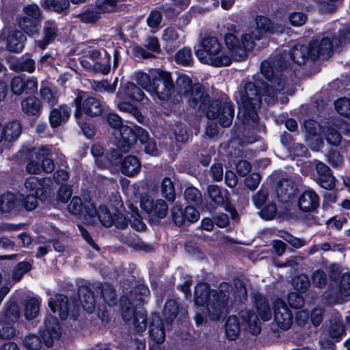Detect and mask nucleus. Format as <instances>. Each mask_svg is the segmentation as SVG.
Masks as SVG:
<instances>
[{"label":"nucleus","instance_id":"nucleus-1","mask_svg":"<svg viewBox=\"0 0 350 350\" xmlns=\"http://www.w3.org/2000/svg\"><path fill=\"white\" fill-rule=\"evenodd\" d=\"M350 42V28L343 27L339 30L338 38L334 37L333 33L325 32L321 39H312L308 46L297 44L289 52L276 55L274 57L262 62L261 74L267 81L263 84V92H260L258 87L252 82L247 83L244 91L241 94L238 118L244 124H256L258 119L256 110L261 103V96L268 103L280 101L287 102L285 93L289 94L285 88L282 75L280 74L282 68H285L290 62L302 64L309 57H317L319 55H329L332 48L345 44Z\"/></svg>","mask_w":350,"mask_h":350},{"label":"nucleus","instance_id":"nucleus-2","mask_svg":"<svg viewBox=\"0 0 350 350\" xmlns=\"http://www.w3.org/2000/svg\"><path fill=\"white\" fill-rule=\"evenodd\" d=\"M170 96L165 100L177 103L183 98L194 108L206 111L208 119H218L223 127L229 126L233 119L234 111L230 104L221 103L218 100H212L208 95H204L202 85L199 83L193 85L191 78L186 75H180L173 84Z\"/></svg>","mask_w":350,"mask_h":350},{"label":"nucleus","instance_id":"nucleus-3","mask_svg":"<svg viewBox=\"0 0 350 350\" xmlns=\"http://www.w3.org/2000/svg\"><path fill=\"white\" fill-rule=\"evenodd\" d=\"M229 29L232 32L225 35V44L231 52L234 60L241 61L245 58L247 52L254 49L255 41L262 38L265 33H282L284 27L281 24H272L269 18L265 16H258L256 20L255 29H249L241 36V40L237 36L236 27L231 25Z\"/></svg>","mask_w":350,"mask_h":350},{"label":"nucleus","instance_id":"nucleus-4","mask_svg":"<svg viewBox=\"0 0 350 350\" xmlns=\"http://www.w3.org/2000/svg\"><path fill=\"white\" fill-rule=\"evenodd\" d=\"M227 295L221 291H211L206 283H198L194 293V301L198 307L195 316L197 325L201 324L206 316L217 320L228 312Z\"/></svg>","mask_w":350,"mask_h":350},{"label":"nucleus","instance_id":"nucleus-5","mask_svg":"<svg viewBox=\"0 0 350 350\" xmlns=\"http://www.w3.org/2000/svg\"><path fill=\"white\" fill-rule=\"evenodd\" d=\"M149 295L148 287L141 284L130 293L128 297H122L120 300L124 320L132 321L137 332H142L146 328V314L142 308L137 309L136 307L146 302Z\"/></svg>","mask_w":350,"mask_h":350},{"label":"nucleus","instance_id":"nucleus-6","mask_svg":"<svg viewBox=\"0 0 350 350\" xmlns=\"http://www.w3.org/2000/svg\"><path fill=\"white\" fill-rule=\"evenodd\" d=\"M150 74L139 72L135 75L137 83L145 90L154 93L160 100L167 99L173 86L171 73L167 71L153 69Z\"/></svg>","mask_w":350,"mask_h":350},{"label":"nucleus","instance_id":"nucleus-7","mask_svg":"<svg viewBox=\"0 0 350 350\" xmlns=\"http://www.w3.org/2000/svg\"><path fill=\"white\" fill-rule=\"evenodd\" d=\"M68 211L74 215L83 216V219L88 224L94 225L98 221L104 226H109L113 222L109 210L103 206L98 208L90 201L83 202L79 197H73L68 205Z\"/></svg>","mask_w":350,"mask_h":350},{"label":"nucleus","instance_id":"nucleus-8","mask_svg":"<svg viewBox=\"0 0 350 350\" xmlns=\"http://www.w3.org/2000/svg\"><path fill=\"white\" fill-rule=\"evenodd\" d=\"M196 55L200 62L215 66H228L232 58L224 54L221 44L214 37L204 39L196 51Z\"/></svg>","mask_w":350,"mask_h":350},{"label":"nucleus","instance_id":"nucleus-9","mask_svg":"<svg viewBox=\"0 0 350 350\" xmlns=\"http://www.w3.org/2000/svg\"><path fill=\"white\" fill-rule=\"evenodd\" d=\"M108 124L113 128V135L118 148L122 152H128L137 141V135L128 126L122 124L121 118L115 113L107 116Z\"/></svg>","mask_w":350,"mask_h":350},{"label":"nucleus","instance_id":"nucleus-10","mask_svg":"<svg viewBox=\"0 0 350 350\" xmlns=\"http://www.w3.org/2000/svg\"><path fill=\"white\" fill-rule=\"evenodd\" d=\"M50 150L46 146H40L30 150V161L27 165V171L30 174H39L42 171L50 173L55 168L53 161L48 158Z\"/></svg>","mask_w":350,"mask_h":350},{"label":"nucleus","instance_id":"nucleus-11","mask_svg":"<svg viewBox=\"0 0 350 350\" xmlns=\"http://www.w3.org/2000/svg\"><path fill=\"white\" fill-rule=\"evenodd\" d=\"M144 92L133 83L127 82L121 86L116 94L115 103L122 111H131L133 106L129 100L140 101L144 98Z\"/></svg>","mask_w":350,"mask_h":350},{"label":"nucleus","instance_id":"nucleus-12","mask_svg":"<svg viewBox=\"0 0 350 350\" xmlns=\"http://www.w3.org/2000/svg\"><path fill=\"white\" fill-rule=\"evenodd\" d=\"M20 312L18 306L11 304L5 312L0 315V338L10 339L16 335L15 323L19 317Z\"/></svg>","mask_w":350,"mask_h":350},{"label":"nucleus","instance_id":"nucleus-13","mask_svg":"<svg viewBox=\"0 0 350 350\" xmlns=\"http://www.w3.org/2000/svg\"><path fill=\"white\" fill-rule=\"evenodd\" d=\"M85 97V93L81 92L75 98L76 111L75 116L80 120L81 113H84L90 116H98L101 113L103 107L100 101L92 96Z\"/></svg>","mask_w":350,"mask_h":350},{"label":"nucleus","instance_id":"nucleus-14","mask_svg":"<svg viewBox=\"0 0 350 350\" xmlns=\"http://www.w3.org/2000/svg\"><path fill=\"white\" fill-rule=\"evenodd\" d=\"M140 206L150 217L164 218L168 211L167 204L163 200H154L149 196L142 198Z\"/></svg>","mask_w":350,"mask_h":350},{"label":"nucleus","instance_id":"nucleus-15","mask_svg":"<svg viewBox=\"0 0 350 350\" xmlns=\"http://www.w3.org/2000/svg\"><path fill=\"white\" fill-rule=\"evenodd\" d=\"M274 321L279 328L286 330L291 327L293 315L285 302L277 298L273 304Z\"/></svg>","mask_w":350,"mask_h":350},{"label":"nucleus","instance_id":"nucleus-16","mask_svg":"<svg viewBox=\"0 0 350 350\" xmlns=\"http://www.w3.org/2000/svg\"><path fill=\"white\" fill-rule=\"evenodd\" d=\"M40 334L48 347L52 346L54 340L60 337L62 330L55 317L48 315L46 317L44 327L40 330Z\"/></svg>","mask_w":350,"mask_h":350},{"label":"nucleus","instance_id":"nucleus-17","mask_svg":"<svg viewBox=\"0 0 350 350\" xmlns=\"http://www.w3.org/2000/svg\"><path fill=\"white\" fill-rule=\"evenodd\" d=\"M337 129L350 136V124L339 119L335 120L323 130L327 142L333 146H338L341 142V135Z\"/></svg>","mask_w":350,"mask_h":350},{"label":"nucleus","instance_id":"nucleus-18","mask_svg":"<svg viewBox=\"0 0 350 350\" xmlns=\"http://www.w3.org/2000/svg\"><path fill=\"white\" fill-rule=\"evenodd\" d=\"M172 214L175 224L178 226H181L185 221L190 223L196 222L200 218L199 212L191 206H188L183 210L176 204L172 208Z\"/></svg>","mask_w":350,"mask_h":350},{"label":"nucleus","instance_id":"nucleus-19","mask_svg":"<svg viewBox=\"0 0 350 350\" xmlns=\"http://www.w3.org/2000/svg\"><path fill=\"white\" fill-rule=\"evenodd\" d=\"M48 306L53 314L58 313L60 319H65L68 317L70 306L66 296L59 294L51 295L48 300Z\"/></svg>","mask_w":350,"mask_h":350},{"label":"nucleus","instance_id":"nucleus-20","mask_svg":"<svg viewBox=\"0 0 350 350\" xmlns=\"http://www.w3.org/2000/svg\"><path fill=\"white\" fill-rule=\"evenodd\" d=\"M21 133V124L17 120L8 122L3 126L0 124V143L6 144L16 140Z\"/></svg>","mask_w":350,"mask_h":350},{"label":"nucleus","instance_id":"nucleus-21","mask_svg":"<svg viewBox=\"0 0 350 350\" xmlns=\"http://www.w3.org/2000/svg\"><path fill=\"white\" fill-rule=\"evenodd\" d=\"M319 203L318 195L311 189L304 191L299 198L298 206L301 211L310 212L314 211Z\"/></svg>","mask_w":350,"mask_h":350},{"label":"nucleus","instance_id":"nucleus-22","mask_svg":"<svg viewBox=\"0 0 350 350\" xmlns=\"http://www.w3.org/2000/svg\"><path fill=\"white\" fill-rule=\"evenodd\" d=\"M51 184V180L49 178L39 179L35 176H31L25 182V188L27 191L32 192L31 194L36 196H43L45 190Z\"/></svg>","mask_w":350,"mask_h":350},{"label":"nucleus","instance_id":"nucleus-23","mask_svg":"<svg viewBox=\"0 0 350 350\" xmlns=\"http://www.w3.org/2000/svg\"><path fill=\"white\" fill-rule=\"evenodd\" d=\"M297 190V185L292 180L284 179L278 183L275 192L280 201L287 202L295 195Z\"/></svg>","mask_w":350,"mask_h":350},{"label":"nucleus","instance_id":"nucleus-24","mask_svg":"<svg viewBox=\"0 0 350 350\" xmlns=\"http://www.w3.org/2000/svg\"><path fill=\"white\" fill-rule=\"evenodd\" d=\"M150 336L151 338L158 345L163 342L165 338L163 323L159 314H154L152 316V321L150 325Z\"/></svg>","mask_w":350,"mask_h":350},{"label":"nucleus","instance_id":"nucleus-25","mask_svg":"<svg viewBox=\"0 0 350 350\" xmlns=\"http://www.w3.org/2000/svg\"><path fill=\"white\" fill-rule=\"evenodd\" d=\"M350 298V273L342 274L340 285L334 293L332 300L334 301H347Z\"/></svg>","mask_w":350,"mask_h":350},{"label":"nucleus","instance_id":"nucleus-26","mask_svg":"<svg viewBox=\"0 0 350 350\" xmlns=\"http://www.w3.org/2000/svg\"><path fill=\"white\" fill-rule=\"evenodd\" d=\"M70 109L65 105L52 109L49 116L51 127L56 128L62 122H66L70 117Z\"/></svg>","mask_w":350,"mask_h":350},{"label":"nucleus","instance_id":"nucleus-27","mask_svg":"<svg viewBox=\"0 0 350 350\" xmlns=\"http://www.w3.org/2000/svg\"><path fill=\"white\" fill-rule=\"evenodd\" d=\"M25 36L20 31H12L7 37L6 48L11 52H20L24 46Z\"/></svg>","mask_w":350,"mask_h":350},{"label":"nucleus","instance_id":"nucleus-28","mask_svg":"<svg viewBox=\"0 0 350 350\" xmlns=\"http://www.w3.org/2000/svg\"><path fill=\"white\" fill-rule=\"evenodd\" d=\"M141 170V163L135 156H127L122 161L121 171L122 174L128 176H133L139 173Z\"/></svg>","mask_w":350,"mask_h":350},{"label":"nucleus","instance_id":"nucleus-29","mask_svg":"<svg viewBox=\"0 0 350 350\" xmlns=\"http://www.w3.org/2000/svg\"><path fill=\"white\" fill-rule=\"evenodd\" d=\"M94 5L100 14L120 11L124 3L122 0H96Z\"/></svg>","mask_w":350,"mask_h":350},{"label":"nucleus","instance_id":"nucleus-30","mask_svg":"<svg viewBox=\"0 0 350 350\" xmlns=\"http://www.w3.org/2000/svg\"><path fill=\"white\" fill-rule=\"evenodd\" d=\"M21 207L18 198L12 193H7L0 197V211L10 213L17 211Z\"/></svg>","mask_w":350,"mask_h":350},{"label":"nucleus","instance_id":"nucleus-31","mask_svg":"<svg viewBox=\"0 0 350 350\" xmlns=\"http://www.w3.org/2000/svg\"><path fill=\"white\" fill-rule=\"evenodd\" d=\"M32 268V264L28 261L18 262L13 269L10 278H6L8 284H14L20 281L23 275Z\"/></svg>","mask_w":350,"mask_h":350},{"label":"nucleus","instance_id":"nucleus-32","mask_svg":"<svg viewBox=\"0 0 350 350\" xmlns=\"http://www.w3.org/2000/svg\"><path fill=\"white\" fill-rule=\"evenodd\" d=\"M57 25L53 21H46L44 27V38L42 40L38 41V45L42 49L53 41L57 35Z\"/></svg>","mask_w":350,"mask_h":350},{"label":"nucleus","instance_id":"nucleus-33","mask_svg":"<svg viewBox=\"0 0 350 350\" xmlns=\"http://www.w3.org/2000/svg\"><path fill=\"white\" fill-rule=\"evenodd\" d=\"M21 109L28 116H38L41 110V102L34 96H29L21 102Z\"/></svg>","mask_w":350,"mask_h":350},{"label":"nucleus","instance_id":"nucleus-34","mask_svg":"<svg viewBox=\"0 0 350 350\" xmlns=\"http://www.w3.org/2000/svg\"><path fill=\"white\" fill-rule=\"evenodd\" d=\"M327 334L335 341L339 340L345 334V327L340 316H336L330 321V325L327 329Z\"/></svg>","mask_w":350,"mask_h":350},{"label":"nucleus","instance_id":"nucleus-35","mask_svg":"<svg viewBox=\"0 0 350 350\" xmlns=\"http://www.w3.org/2000/svg\"><path fill=\"white\" fill-rule=\"evenodd\" d=\"M79 297L81 305L88 313H92L95 309V299L93 293L84 288H81L79 291Z\"/></svg>","mask_w":350,"mask_h":350},{"label":"nucleus","instance_id":"nucleus-36","mask_svg":"<svg viewBox=\"0 0 350 350\" xmlns=\"http://www.w3.org/2000/svg\"><path fill=\"white\" fill-rule=\"evenodd\" d=\"M240 315L252 334H258L260 332V321L256 314L250 313L248 310H242Z\"/></svg>","mask_w":350,"mask_h":350},{"label":"nucleus","instance_id":"nucleus-37","mask_svg":"<svg viewBox=\"0 0 350 350\" xmlns=\"http://www.w3.org/2000/svg\"><path fill=\"white\" fill-rule=\"evenodd\" d=\"M207 192L211 200L218 205H223L228 200V191H221L216 185H209L207 187Z\"/></svg>","mask_w":350,"mask_h":350},{"label":"nucleus","instance_id":"nucleus-38","mask_svg":"<svg viewBox=\"0 0 350 350\" xmlns=\"http://www.w3.org/2000/svg\"><path fill=\"white\" fill-rule=\"evenodd\" d=\"M41 301L39 299L32 297L25 301L24 315L27 319H34L39 313Z\"/></svg>","mask_w":350,"mask_h":350},{"label":"nucleus","instance_id":"nucleus-39","mask_svg":"<svg viewBox=\"0 0 350 350\" xmlns=\"http://www.w3.org/2000/svg\"><path fill=\"white\" fill-rule=\"evenodd\" d=\"M226 334L230 340H234L239 334L240 327L237 317L234 315L230 316L226 323Z\"/></svg>","mask_w":350,"mask_h":350},{"label":"nucleus","instance_id":"nucleus-40","mask_svg":"<svg viewBox=\"0 0 350 350\" xmlns=\"http://www.w3.org/2000/svg\"><path fill=\"white\" fill-rule=\"evenodd\" d=\"M304 126L308 135L312 137H317L315 139L317 144L316 146L312 147V148L315 149L317 147L320 146L322 143L321 138L320 136L319 137H317L321 131V126L320 124L313 120H308L304 122Z\"/></svg>","mask_w":350,"mask_h":350},{"label":"nucleus","instance_id":"nucleus-41","mask_svg":"<svg viewBox=\"0 0 350 350\" xmlns=\"http://www.w3.org/2000/svg\"><path fill=\"white\" fill-rule=\"evenodd\" d=\"M256 306L259 316L263 321H269L271 317V311L267 299L262 295H258Z\"/></svg>","mask_w":350,"mask_h":350},{"label":"nucleus","instance_id":"nucleus-42","mask_svg":"<svg viewBox=\"0 0 350 350\" xmlns=\"http://www.w3.org/2000/svg\"><path fill=\"white\" fill-rule=\"evenodd\" d=\"M178 310L176 301L171 299L165 303L163 315L166 324H170L174 321L177 316Z\"/></svg>","mask_w":350,"mask_h":350},{"label":"nucleus","instance_id":"nucleus-43","mask_svg":"<svg viewBox=\"0 0 350 350\" xmlns=\"http://www.w3.org/2000/svg\"><path fill=\"white\" fill-rule=\"evenodd\" d=\"M118 80V77H116L112 84H109L106 80L93 81L91 85L94 91L113 94L116 89Z\"/></svg>","mask_w":350,"mask_h":350},{"label":"nucleus","instance_id":"nucleus-44","mask_svg":"<svg viewBox=\"0 0 350 350\" xmlns=\"http://www.w3.org/2000/svg\"><path fill=\"white\" fill-rule=\"evenodd\" d=\"M137 135L141 143L144 144L145 152L150 155H156L157 154L156 144L152 141L148 140V133L144 129H139Z\"/></svg>","mask_w":350,"mask_h":350},{"label":"nucleus","instance_id":"nucleus-45","mask_svg":"<svg viewBox=\"0 0 350 350\" xmlns=\"http://www.w3.org/2000/svg\"><path fill=\"white\" fill-rule=\"evenodd\" d=\"M36 21L27 16L21 17L18 21L19 27L29 36H33L38 31Z\"/></svg>","mask_w":350,"mask_h":350},{"label":"nucleus","instance_id":"nucleus-46","mask_svg":"<svg viewBox=\"0 0 350 350\" xmlns=\"http://www.w3.org/2000/svg\"><path fill=\"white\" fill-rule=\"evenodd\" d=\"M131 217L129 222L133 228L137 230H144L146 228L145 224L142 221L141 216L139 215L138 209L133 204L129 206Z\"/></svg>","mask_w":350,"mask_h":350},{"label":"nucleus","instance_id":"nucleus-47","mask_svg":"<svg viewBox=\"0 0 350 350\" xmlns=\"http://www.w3.org/2000/svg\"><path fill=\"white\" fill-rule=\"evenodd\" d=\"M42 6L49 10L61 12L68 8L69 2L68 0H45Z\"/></svg>","mask_w":350,"mask_h":350},{"label":"nucleus","instance_id":"nucleus-48","mask_svg":"<svg viewBox=\"0 0 350 350\" xmlns=\"http://www.w3.org/2000/svg\"><path fill=\"white\" fill-rule=\"evenodd\" d=\"M161 191L163 196L168 201L175 200V191L172 181L169 178H164L161 185Z\"/></svg>","mask_w":350,"mask_h":350},{"label":"nucleus","instance_id":"nucleus-49","mask_svg":"<svg viewBox=\"0 0 350 350\" xmlns=\"http://www.w3.org/2000/svg\"><path fill=\"white\" fill-rule=\"evenodd\" d=\"M38 196L33 194H29L25 198L23 195H20L18 200L21 206H24L27 211H32L38 206Z\"/></svg>","mask_w":350,"mask_h":350},{"label":"nucleus","instance_id":"nucleus-50","mask_svg":"<svg viewBox=\"0 0 350 350\" xmlns=\"http://www.w3.org/2000/svg\"><path fill=\"white\" fill-rule=\"evenodd\" d=\"M335 108L339 114L350 118V99L342 98L335 102Z\"/></svg>","mask_w":350,"mask_h":350},{"label":"nucleus","instance_id":"nucleus-51","mask_svg":"<svg viewBox=\"0 0 350 350\" xmlns=\"http://www.w3.org/2000/svg\"><path fill=\"white\" fill-rule=\"evenodd\" d=\"M175 60L177 64L182 66L190 65L192 62L191 50L187 48L179 50L175 55Z\"/></svg>","mask_w":350,"mask_h":350},{"label":"nucleus","instance_id":"nucleus-52","mask_svg":"<svg viewBox=\"0 0 350 350\" xmlns=\"http://www.w3.org/2000/svg\"><path fill=\"white\" fill-rule=\"evenodd\" d=\"M80 20L85 23H94L100 18V14L96 5L92 8H89L80 15Z\"/></svg>","mask_w":350,"mask_h":350},{"label":"nucleus","instance_id":"nucleus-53","mask_svg":"<svg viewBox=\"0 0 350 350\" xmlns=\"http://www.w3.org/2000/svg\"><path fill=\"white\" fill-rule=\"evenodd\" d=\"M40 96L42 100L49 105H53L57 102V95L52 89L47 87H42L40 89Z\"/></svg>","mask_w":350,"mask_h":350},{"label":"nucleus","instance_id":"nucleus-54","mask_svg":"<svg viewBox=\"0 0 350 350\" xmlns=\"http://www.w3.org/2000/svg\"><path fill=\"white\" fill-rule=\"evenodd\" d=\"M91 152L95 158L96 165L100 167H106L107 164L103 163L104 159H105V155H103V147L99 144H94L92 147Z\"/></svg>","mask_w":350,"mask_h":350},{"label":"nucleus","instance_id":"nucleus-55","mask_svg":"<svg viewBox=\"0 0 350 350\" xmlns=\"http://www.w3.org/2000/svg\"><path fill=\"white\" fill-rule=\"evenodd\" d=\"M317 183L325 189H332L335 185V178L332 176V173L326 174L321 176L317 178Z\"/></svg>","mask_w":350,"mask_h":350},{"label":"nucleus","instance_id":"nucleus-56","mask_svg":"<svg viewBox=\"0 0 350 350\" xmlns=\"http://www.w3.org/2000/svg\"><path fill=\"white\" fill-rule=\"evenodd\" d=\"M23 12L27 17L35 21H39L41 18V10L36 4H29L23 8Z\"/></svg>","mask_w":350,"mask_h":350},{"label":"nucleus","instance_id":"nucleus-57","mask_svg":"<svg viewBox=\"0 0 350 350\" xmlns=\"http://www.w3.org/2000/svg\"><path fill=\"white\" fill-rule=\"evenodd\" d=\"M185 198L189 203L198 204L201 201L200 192L194 187H187L185 191Z\"/></svg>","mask_w":350,"mask_h":350},{"label":"nucleus","instance_id":"nucleus-58","mask_svg":"<svg viewBox=\"0 0 350 350\" xmlns=\"http://www.w3.org/2000/svg\"><path fill=\"white\" fill-rule=\"evenodd\" d=\"M102 297L108 305L112 306L115 304L116 293L111 286L107 284L102 288Z\"/></svg>","mask_w":350,"mask_h":350},{"label":"nucleus","instance_id":"nucleus-59","mask_svg":"<svg viewBox=\"0 0 350 350\" xmlns=\"http://www.w3.org/2000/svg\"><path fill=\"white\" fill-rule=\"evenodd\" d=\"M11 90L15 94H21L25 90V79L21 77H14L11 81Z\"/></svg>","mask_w":350,"mask_h":350},{"label":"nucleus","instance_id":"nucleus-60","mask_svg":"<svg viewBox=\"0 0 350 350\" xmlns=\"http://www.w3.org/2000/svg\"><path fill=\"white\" fill-rule=\"evenodd\" d=\"M288 19L292 25L299 27L306 23L307 17L303 12H295L289 14Z\"/></svg>","mask_w":350,"mask_h":350},{"label":"nucleus","instance_id":"nucleus-61","mask_svg":"<svg viewBox=\"0 0 350 350\" xmlns=\"http://www.w3.org/2000/svg\"><path fill=\"white\" fill-rule=\"evenodd\" d=\"M104 161L103 163L117 165L120 163V154L117 149H112L105 156Z\"/></svg>","mask_w":350,"mask_h":350},{"label":"nucleus","instance_id":"nucleus-62","mask_svg":"<svg viewBox=\"0 0 350 350\" xmlns=\"http://www.w3.org/2000/svg\"><path fill=\"white\" fill-rule=\"evenodd\" d=\"M276 206L274 204H270L266 205L262 210L259 212V214L262 218L264 219L269 220L273 219L276 214Z\"/></svg>","mask_w":350,"mask_h":350},{"label":"nucleus","instance_id":"nucleus-63","mask_svg":"<svg viewBox=\"0 0 350 350\" xmlns=\"http://www.w3.org/2000/svg\"><path fill=\"white\" fill-rule=\"evenodd\" d=\"M288 302L289 305L294 308H301L304 304L303 297L297 293H289L288 296Z\"/></svg>","mask_w":350,"mask_h":350},{"label":"nucleus","instance_id":"nucleus-64","mask_svg":"<svg viewBox=\"0 0 350 350\" xmlns=\"http://www.w3.org/2000/svg\"><path fill=\"white\" fill-rule=\"evenodd\" d=\"M324 310L321 308H314L310 314V320L312 325L315 327L319 326L323 319Z\"/></svg>","mask_w":350,"mask_h":350}]
</instances>
